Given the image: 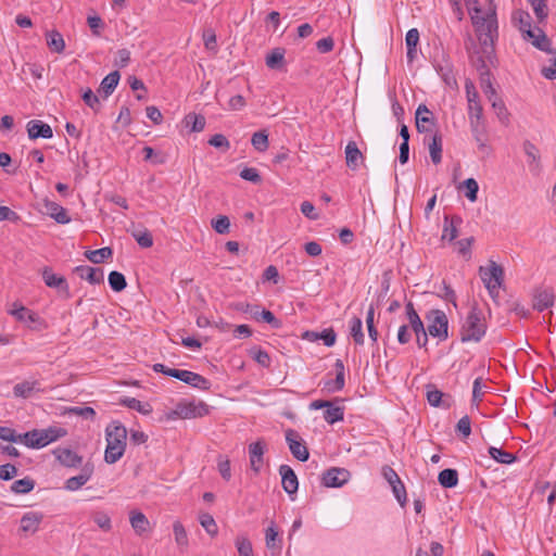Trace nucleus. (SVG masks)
Returning <instances> with one entry per match:
<instances>
[{"label":"nucleus","mask_w":556,"mask_h":556,"mask_svg":"<svg viewBox=\"0 0 556 556\" xmlns=\"http://www.w3.org/2000/svg\"><path fill=\"white\" fill-rule=\"evenodd\" d=\"M555 302L553 288H536L533 293V308L538 312L552 307Z\"/></svg>","instance_id":"obj_13"},{"label":"nucleus","mask_w":556,"mask_h":556,"mask_svg":"<svg viewBox=\"0 0 556 556\" xmlns=\"http://www.w3.org/2000/svg\"><path fill=\"white\" fill-rule=\"evenodd\" d=\"M336 379L333 380V387H329V392H337L344 388V364L341 359H337L334 363Z\"/></svg>","instance_id":"obj_42"},{"label":"nucleus","mask_w":556,"mask_h":556,"mask_svg":"<svg viewBox=\"0 0 556 556\" xmlns=\"http://www.w3.org/2000/svg\"><path fill=\"white\" fill-rule=\"evenodd\" d=\"M109 285L115 292H121L127 287L125 276L116 270H113L109 274Z\"/></svg>","instance_id":"obj_46"},{"label":"nucleus","mask_w":556,"mask_h":556,"mask_svg":"<svg viewBox=\"0 0 556 556\" xmlns=\"http://www.w3.org/2000/svg\"><path fill=\"white\" fill-rule=\"evenodd\" d=\"M199 521L201 526L205 529V531L211 535L215 536L218 532V527L216 525L215 519L208 513H202L199 516Z\"/></svg>","instance_id":"obj_49"},{"label":"nucleus","mask_w":556,"mask_h":556,"mask_svg":"<svg viewBox=\"0 0 556 556\" xmlns=\"http://www.w3.org/2000/svg\"><path fill=\"white\" fill-rule=\"evenodd\" d=\"M210 412L208 405L203 402H179L175 409L167 414L168 419H189L206 416Z\"/></svg>","instance_id":"obj_4"},{"label":"nucleus","mask_w":556,"mask_h":556,"mask_svg":"<svg viewBox=\"0 0 556 556\" xmlns=\"http://www.w3.org/2000/svg\"><path fill=\"white\" fill-rule=\"evenodd\" d=\"M513 23L518 27L521 35L527 31V29L532 28V17L529 12L523 10H516L513 13Z\"/></svg>","instance_id":"obj_31"},{"label":"nucleus","mask_w":556,"mask_h":556,"mask_svg":"<svg viewBox=\"0 0 556 556\" xmlns=\"http://www.w3.org/2000/svg\"><path fill=\"white\" fill-rule=\"evenodd\" d=\"M240 177L244 180H248V181H251L255 185H258L262 182V176L260 175V173L257 172L256 168H253V167H244L241 172H240Z\"/></svg>","instance_id":"obj_61"},{"label":"nucleus","mask_w":556,"mask_h":556,"mask_svg":"<svg viewBox=\"0 0 556 556\" xmlns=\"http://www.w3.org/2000/svg\"><path fill=\"white\" fill-rule=\"evenodd\" d=\"M350 334L352 336L354 342L358 345H363L365 341V337L363 333V323L358 317H353L350 321Z\"/></svg>","instance_id":"obj_41"},{"label":"nucleus","mask_w":556,"mask_h":556,"mask_svg":"<svg viewBox=\"0 0 556 556\" xmlns=\"http://www.w3.org/2000/svg\"><path fill=\"white\" fill-rule=\"evenodd\" d=\"M261 320L269 324L274 329H279L282 326V321L278 319L270 311L265 308L261 311Z\"/></svg>","instance_id":"obj_63"},{"label":"nucleus","mask_w":556,"mask_h":556,"mask_svg":"<svg viewBox=\"0 0 556 556\" xmlns=\"http://www.w3.org/2000/svg\"><path fill=\"white\" fill-rule=\"evenodd\" d=\"M184 123L186 127H190L191 131L200 132L205 127V117L200 114L189 113L185 116Z\"/></svg>","instance_id":"obj_38"},{"label":"nucleus","mask_w":556,"mask_h":556,"mask_svg":"<svg viewBox=\"0 0 556 556\" xmlns=\"http://www.w3.org/2000/svg\"><path fill=\"white\" fill-rule=\"evenodd\" d=\"M87 24L90 27L92 35L99 37L101 35V29L104 28V22L99 15H89L87 17Z\"/></svg>","instance_id":"obj_62"},{"label":"nucleus","mask_w":556,"mask_h":556,"mask_svg":"<svg viewBox=\"0 0 556 556\" xmlns=\"http://www.w3.org/2000/svg\"><path fill=\"white\" fill-rule=\"evenodd\" d=\"M74 273L77 274L79 278L87 280L91 285H99L104 281V273L101 268L79 265L74 268Z\"/></svg>","instance_id":"obj_20"},{"label":"nucleus","mask_w":556,"mask_h":556,"mask_svg":"<svg viewBox=\"0 0 556 556\" xmlns=\"http://www.w3.org/2000/svg\"><path fill=\"white\" fill-rule=\"evenodd\" d=\"M363 159V154L358 149L356 142L350 141L345 147L346 166L352 170H355L358 167V161Z\"/></svg>","instance_id":"obj_27"},{"label":"nucleus","mask_w":556,"mask_h":556,"mask_svg":"<svg viewBox=\"0 0 556 556\" xmlns=\"http://www.w3.org/2000/svg\"><path fill=\"white\" fill-rule=\"evenodd\" d=\"M444 229L442 233V239H447L448 241H453L457 238L458 231H457V225L462 223V218L457 215H454L448 220V217L445 216L444 218Z\"/></svg>","instance_id":"obj_30"},{"label":"nucleus","mask_w":556,"mask_h":556,"mask_svg":"<svg viewBox=\"0 0 556 556\" xmlns=\"http://www.w3.org/2000/svg\"><path fill=\"white\" fill-rule=\"evenodd\" d=\"M480 74V86L488 100L491 101L497 97L496 90L494 89L491 81V73L488 68L486 64H484V68L478 71Z\"/></svg>","instance_id":"obj_28"},{"label":"nucleus","mask_w":556,"mask_h":556,"mask_svg":"<svg viewBox=\"0 0 556 556\" xmlns=\"http://www.w3.org/2000/svg\"><path fill=\"white\" fill-rule=\"evenodd\" d=\"M212 228L219 235H226L230 231V220L226 215H218L211 220Z\"/></svg>","instance_id":"obj_51"},{"label":"nucleus","mask_w":556,"mask_h":556,"mask_svg":"<svg viewBox=\"0 0 556 556\" xmlns=\"http://www.w3.org/2000/svg\"><path fill=\"white\" fill-rule=\"evenodd\" d=\"M480 277L485 285V288L490 293L498 289L504 280V270L502 266L496 264L494 261H490L488 267H480Z\"/></svg>","instance_id":"obj_6"},{"label":"nucleus","mask_w":556,"mask_h":556,"mask_svg":"<svg viewBox=\"0 0 556 556\" xmlns=\"http://www.w3.org/2000/svg\"><path fill=\"white\" fill-rule=\"evenodd\" d=\"M43 519V515L37 511H28L21 518V530L35 533Z\"/></svg>","instance_id":"obj_22"},{"label":"nucleus","mask_w":556,"mask_h":556,"mask_svg":"<svg viewBox=\"0 0 556 556\" xmlns=\"http://www.w3.org/2000/svg\"><path fill=\"white\" fill-rule=\"evenodd\" d=\"M325 420L332 425L337 421H341L344 418V407L336 406L332 402H329L328 406L324 412Z\"/></svg>","instance_id":"obj_36"},{"label":"nucleus","mask_w":556,"mask_h":556,"mask_svg":"<svg viewBox=\"0 0 556 556\" xmlns=\"http://www.w3.org/2000/svg\"><path fill=\"white\" fill-rule=\"evenodd\" d=\"M465 49L468 54L469 61L477 71L484 68L488 59L482 52L481 46L475 41L470 34H467L465 39Z\"/></svg>","instance_id":"obj_9"},{"label":"nucleus","mask_w":556,"mask_h":556,"mask_svg":"<svg viewBox=\"0 0 556 556\" xmlns=\"http://www.w3.org/2000/svg\"><path fill=\"white\" fill-rule=\"evenodd\" d=\"M94 523L103 531H110L112 529L111 518L108 514L98 511L92 516Z\"/></svg>","instance_id":"obj_58"},{"label":"nucleus","mask_w":556,"mask_h":556,"mask_svg":"<svg viewBox=\"0 0 556 556\" xmlns=\"http://www.w3.org/2000/svg\"><path fill=\"white\" fill-rule=\"evenodd\" d=\"M45 213L59 224H68L71 222L67 211L56 202L45 199L42 202Z\"/></svg>","instance_id":"obj_19"},{"label":"nucleus","mask_w":556,"mask_h":556,"mask_svg":"<svg viewBox=\"0 0 556 556\" xmlns=\"http://www.w3.org/2000/svg\"><path fill=\"white\" fill-rule=\"evenodd\" d=\"M351 473L344 468L332 467L324 472L323 484L327 488H340L350 480Z\"/></svg>","instance_id":"obj_11"},{"label":"nucleus","mask_w":556,"mask_h":556,"mask_svg":"<svg viewBox=\"0 0 556 556\" xmlns=\"http://www.w3.org/2000/svg\"><path fill=\"white\" fill-rule=\"evenodd\" d=\"M132 237L141 248L148 249L153 245L152 235L147 229L143 231H134Z\"/></svg>","instance_id":"obj_54"},{"label":"nucleus","mask_w":556,"mask_h":556,"mask_svg":"<svg viewBox=\"0 0 556 556\" xmlns=\"http://www.w3.org/2000/svg\"><path fill=\"white\" fill-rule=\"evenodd\" d=\"M47 45L51 51L62 53L65 49L63 36L58 30H50L46 34Z\"/></svg>","instance_id":"obj_35"},{"label":"nucleus","mask_w":556,"mask_h":556,"mask_svg":"<svg viewBox=\"0 0 556 556\" xmlns=\"http://www.w3.org/2000/svg\"><path fill=\"white\" fill-rule=\"evenodd\" d=\"M279 473L281 476L282 489L289 495L296 493L299 489V481L294 470L288 465H281L279 467Z\"/></svg>","instance_id":"obj_17"},{"label":"nucleus","mask_w":556,"mask_h":556,"mask_svg":"<svg viewBox=\"0 0 556 556\" xmlns=\"http://www.w3.org/2000/svg\"><path fill=\"white\" fill-rule=\"evenodd\" d=\"M426 389H427V400L429 402V404L433 407H439V406H443L445 408H448L451 406V403L447 402L445 399H444V393L441 392L439 389H437V387L432 383H429L426 386Z\"/></svg>","instance_id":"obj_24"},{"label":"nucleus","mask_w":556,"mask_h":556,"mask_svg":"<svg viewBox=\"0 0 556 556\" xmlns=\"http://www.w3.org/2000/svg\"><path fill=\"white\" fill-rule=\"evenodd\" d=\"M35 433H39V429H34L31 431H27V432L21 434V443L25 444L27 447H30V448H41L42 443H41L40 435L37 434V435L31 437Z\"/></svg>","instance_id":"obj_48"},{"label":"nucleus","mask_w":556,"mask_h":556,"mask_svg":"<svg viewBox=\"0 0 556 556\" xmlns=\"http://www.w3.org/2000/svg\"><path fill=\"white\" fill-rule=\"evenodd\" d=\"M236 547L239 556H254L251 541L244 535L236 538Z\"/></svg>","instance_id":"obj_52"},{"label":"nucleus","mask_w":556,"mask_h":556,"mask_svg":"<svg viewBox=\"0 0 556 556\" xmlns=\"http://www.w3.org/2000/svg\"><path fill=\"white\" fill-rule=\"evenodd\" d=\"M86 105L92 109L94 112H99L101 109L100 100L90 88H87L81 96Z\"/></svg>","instance_id":"obj_55"},{"label":"nucleus","mask_w":556,"mask_h":556,"mask_svg":"<svg viewBox=\"0 0 556 556\" xmlns=\"http://www.w3.org/2000/svg\"><path fill=\"white\" fill-rule=\"evenodd\" d=\"M40 383L37 380H24L20 383H16L13 388V394L16 397L27 399L35 391L39 392Z\"/></svg>","instance_id":"obj_23"},{"label":"nucleus","mask_w":556,"mask_h":556,"mask_svg":"<svg viewBox=\"0 0 556 556\" xmlns=\"http://www.w3.org/2000/svg\"><path fill=\"white\" fill-rule=\"evenodd\" d=\"M490 102L500 122L503 125L507 126L509 124L510 114L506 109V105L503 102V100L500 97H495V99L491 100Z\"/></svg>","instance_id":"obj_39"},{"label":"nucleus","mask_w":556,"mask_h":556,"mask_svg":"<svg viewBox=\"0 0 556 556\" xmlns=\"http://www.w3.org/2000/svg\"><path fill=\"white\" fill-rule=\"evenodd\" d=\"M535 14V17L539 23H543L548 16V10L546 5V0H527Z\"/></svg>","instance_id":"obj_50"},{"label":"nucleus","mask_w":556,"mask_h":556,"mask_svg":"<svg viewBox=\"0 0 556 556\" xmlns=\"http://www.w3.org/2000/svg\"><path fill=\"white\" fill-rule=\"evenodd\" d=\"M473 12L471 22L476 28L479 45L488 62L493 63L495 58L494 43L498 37L495 7L490 8L484 15H481V9L477 5L473 7Z\"/></svg>","instance_id":"obj_1"},{"label":"nucleus","mask_w":556,"mask_h":556,"mask_svg":"<svg viewBox=\"0 0 556 556\" xmlns=\"http://www.w3.org/2000/svg\"><path fill=\"white\" fill-rule=\"evenodd\" d=\"M121 404L128 408L135 409L143 415H148L152 412L150 404H143L135 397H124L121 400Z\"/></svg>","instance_id":"obj_44"},{"label":"nucleus","mask_w":556,"mask_h":556,"mask_svg":"<svg viewBox=\"0 0 556 556\" xmlns=\"http://www.w3.org/2000/svg\"><path fill=\"white\" fill-rule=\"evenodd\" d=\"M121 74L118 71H114L108 74L101 81L98 92L103 93L104 98H108L113 93L118 85Z\"/></svg>","instance_id":"obj_26"},{"label":"nucleus","mask_w":556,"mask_h":556,"mask_svg":"<svg viewBox=\"0 0 556 556\" xmlns=\"http://www.w3.org/2000/svg\"><path fill=\"white\" fill-rule=\"evenodd\" d=\"M489 454L494 460L505 465L511 464L517 459V456L515 454L494 446H491L489 448Z\"/></svg>","instance_id":"obj_40"},{"label":"nucleus","mask_w":556,"mask_h":556,"mask_svg":"<svg viewBox=\"0 0 556 556\" xmlns=\"http://www.w3.org/2000/svg\"><path fill=\"white\" fill-rule=\"evenodd\" d=\"M426 319L429 321L427 330L431 337L440 341L448 338V319L443 311L431 309L427 313Z\"/></svg>","instance_id":"obj_5"},{"label":"nucleus","mask_w":556,"mask_h":556,"mask_svg":"<svg viewBox=\"0 0 556 556\" xmlns=\"http://www.w3.org/2000/svg\"><path fill=\"white\" fill-rule=\"evenodd\" d=\"M406 316L408 319V323L412 327V330L415 332H420L422 328H425L422 320L420 319L418 313L416 312L414 305L412 302H408L405 305Z\"/></svg>","instance_id":"obj_37"},{"label":"nucleus","mask_w":556,"mask_h":556,"mask_svg":"<svg viewBox=\"0 0 556 556\" xmlns=\"http://www.w3.org/2000/svg\"><path fill=\"white\" fill-rule=\"evenodd\" d=\"M106 448L104 460L115 464L122 458L126 450L127 429L119 421H112L105 429Z\"/></svg>","instance_id":"obj_2"},{"label":"nucleus","mask_w":556,"mask_h":556,"mask_svg":"<svg viewBox=\"0 0 556 556\" xmlns=\"http://www.w3.org/2000/svg\"><path fill=\"white\" fill-rule=\"evenodd\" d=\"M286 441L288 443L291 454L300 462H306L309 457V452L305 442L298 431L288 429L286 431Z\"/></svg>","instance_id":"obj_7"},{"label":"nucleus","mask_w":556,"mask_h":556,"mask_svg":"<svg viewBox=\"0 0 556 556\" xmlns=\"http://www.w3.org/2000/svg\"><path fill=\"white\" fill-rule=\"evenodd\" d=\"M463 186L466 189V193H465L466 198L469 201L475 202L477 200V194H478V190H479V186H478V182L476 181V179L467 178L463 182Z\"/></svg>","instance_id":"obj_56"},{"label":"nucleus","mask_w":556,"mask_h":556,"mask_svg":"<svg viewBox=\"0 0 556 556\" xmlns=\"http://www.w3.org/2000/svg\"><path fill=\"white\" fill-rule=\"evenodd\" d=\"M265 63L270 70H281L285 66V49L275 48L267 54Z\"/></svg>","instance_id":"obj_33"},{"label":"nucleus","mask_w":556,"mask_h":556,"mask_svg":"<svg viewBox=\"0 0 556 556\" xmlns=\"http://www.w3.org/2000/svg\"><path fill=\"white\" fill-rule=\"evenodd\" d=\"M35 488V481L28 477L16 480L11 485V491L16 494H26L33 491Z\"/></svg>","instance_id":"obj_45"},{"label":"nucleus","mask_w":556,"mask_h":556,"mask_svg":"<svg viewBox=\"0 0 556 556\" xmlns=\"http://www.w3.org/2000/svg\"><path fill=\"white\" fill-rule=\"evenodd\" d=\"M470 124V130L473 136L475 141L477 142L479 149L485 148V141H486V126L485 121H478L472 119L469 122Z\"/></svg>","instance_id":"obj_25"},{"label":"nucleus","mask_w":556,"mask_h":556,"mask_svg":"<svg viewBox=\"0 0 556 556\" xmlns=\"http://www.w3.org/2000/svg\"><path fill=\"white\" fill-rule=\"evenodd\" d=\"M250 354L253 357V359L255 362H257L260 365H262L263 367H269L270 366V357H269V354L266 351H264L262 349L253 348L250 351Z\"/></svg>","instance_id":"obj_59"},{"label":"nucleus","mask_w":556,"mask_h":556,"mask_svg":"<svg viewBox=\"0 0 556 556\" xmlns=\"http://www.w3.org/2000/svg\"><path fill=\"white\" fill-rule=\"evenodd\" d=\"M468 118L469 122L472 119L483 121V109L480 101L469 102L468 103Z\"/></svg>","instance_id":"obj_60"},{"label":"nucleus","mask_w":556,"mask_h":556,"mask_svg":"<svg viewBox=\"0 0 556 556\" xmlns=\"http://www.w3.org/2000/svg\"><path fill=\"white\" fill-rule=\"evenodd\" d=\"M93 469L94 467L92 463H86L78 476L71 477L70 479L66 480L65 489L68 491L79 490L90 480L93 473Z\"/></svg>","instance_id":"obj_15"},{"label":"nucleus","mask_w":556,"mask_h":556,"mask_svg":"<svg viewBox=\"0 0 556 556\" xmlns=\"http://www.w3.org/2000/svg\"><path fill=\"white\" fill-rule=\"evenodd\" d=\"M251 143L258 152H264L268 149V134L265 130L256 131L252 135Z\"/></svg>","instance_id":"obj_47"},{"label":"nucleus","mask_w":556,"mask_h":556,"mask_svg":"<svg viewBox=\"0 0 556 556\" xmlns=\"http://www.w3.org/2000/svg\"><path fill=\"white\" fill-rule=\"evenodd\" d=\"M521 36L523 40L531 41V43L536 49L546 53L554 52L551 48V40L541 28L536 27L535 29H527V31H525Z\"/></svg>","instance_id":"obj_12"},{"label":"nucleus","mask_w":556,"mask_h":556,"mask_svg":"<svg viewBox=\"0 0 556 556\" xmlns=\"http://www.w3.org/2000/svg\"><path fill=\"white\" fill-rule=\"evenodd\" d=\"M435 126L432 113L426 104H419L416 110V128L419 132H430Z\"/></svg>","instance_id":"obj_14"},{"label":"nucleus","mask_w":556,"mask_h":556,"mask_svg":"<svg viewBox=\"0 0 556 556\" xmlns=\"http://www.w3.org/2000/svg\"><path fill=\"white\" fill-rule=\"evenodd\" d=\"M173 531L176 543L181 547H186L188 545V536L185 527L179 520L174 522Z\"/></svg>","instance_id":"obj_53"},{"label":"nucleus","mask_w":556,"mask_h":556,"mask_svg":"<svg viewBox=\"0 0 556 556\" xmlns=\"http://www.w3.org/2000/svg\"><path fill=\"white\" fill-rule=\"evenodd\" d=\"M208 144L214 148L223 149L224 151H227L230 148L229 140L222 134L212 136L208 140Z\"/></svg>","instance_id":"obj_64"},{"label":"nucleus","mask_w":556,"mask_h":556,"mask_svg":"<svg viewBox=\"0 0 556 556\" xmlns=\"http://www.w3.org/2000/svg\"><path fill=\"white\" fill-rule=\"evenodd\" d=\"M485 330H486V324L483 318V313L478 307V304L475 303L471 306V308L460 328V341L462 342H468V341L479 342L482 339V337L485 334Z\"/></svg>","instance_id":"obj_3"},{"label":"nucleus","mask_w":556,"mask_h":556,"mask_svg":"<svg viewBox=\"0 0 556 556\" xmlns=\"http://www.w3.org/2000/svg\"><path fill=\"white\" fill-rule=\"evenodd\" d=\"M202 37H203L205 49H207L208 51L216 52L217 51V39H216L215 30L212 28H207L203 31Z\"/></svg>","instance_id":"obj_57"},{"label":"nucleus","mask_w":556,"mask_h":556,"mask_svg":"<svg viewBox=\"0 0 556 556\" xmlns=\"http://www.w3.org/2000/svg\"><path fill=\"white\" fill-rule=\"evenodd\" d=\"M56 459L65 467L75 468L81 465L83 457L71 448H55L53 451Z\"/></svg>","instance_id":"obj_21"},{"label":"nucleus","mask_w":556,"mask_h":556,"mask_svg":"<svg viewBox=\"0 0 556 556\" xmlns=\"http://www.w3.org/2000/svg\"><path fill=\"white\" fill-rule=\"evenodd\" d=\"M42 279L47 287L55 288L64 299H70V287L63 276L55 275L50 267L42 269Z\"/></svg>","instance_id":"obj_10"},{"label":"nucleus","mask_w":556,"mask_h":556,"mask_svg":"<svg viewBox=\"0 0 556 556\" xmlns=\"http://www.w3.org/2000/svg\"><path fill=\"white\" fill-rule=\"evenodd\" d=\"M169 377L176 378L203 391L210 390L211 388V382L205 377L193 371L177 369L176 371H170Z\"/></svg>","instance_id":"obj_8"},{"label":"nucleus","mask_w":556,"mask_h":556,"mask_svg":"<svg viewBox=\"0 0 556 556\" xmlns=\"http://www.w3.org/2000/svg\"><path fill=\"white\" fill-rule=\"evenodd\" d=\"M26 127L28 137L31 140H36L38 138L50 139L53 136L50 125L39 119L29 121Z\"/></svg>","instance_id":"obj_18"},{"label":"nucleus","mask_w":556,"mask_h":556,"mask_svg":"<svg viewBox=\"0 0 556 556\" xmlns=\"http://www.w3.org/2000/svg\"><path fill=\"white\" fill-rule=\"evenodd\" d=\"M438 481L441 486L445 489H452L458 483V472L456 469L446 468L440 471Z\"/></svg>","instance_id":"obj_32"},{"label":"nucleus","mask_w":556,"mask_h":556,"mask_svg":"<svg viewBox=\"0 0 556 556\" xmlns=\"http://www.w3.org/2000/svg\"><path fill=\"white\" fill-rule=\"evenodd\" d=\"M112 254H113V251L109 247H104V248L93 250V251H87L85 253L86 257L94 264H100V263L104 262V260L111 257Z\"/></svg>","instance_id":"obj_43"},{"label":"nucleus","mask_w":556,"mask_h":556,"mask_svg":"<svg viewBox=\"0 0 556 556\" xmlns=\"http://www.w3.org/2000/svg\"><path fill=\"white\" fill-rule=\"evenodd\" d=\"M430 157L433 164H439L442 160V136L440 132H435L431 137L429 142Z\"/></svg>","instance_id":"obj_34"},{"label":"nucleus","mask_w":556,"mask_h":556,"mask_svg":"<svg viewBox=\"0 0 556 556\" xmlns=\"http://www.w3.org/2000/svg\"><path fill=\"white\" fill-rule=\"evenodd\" d=\"M130 525L134 529V531L141 535L144 532H147L150 528V522L144 514L138 510H132L129 516Z\"/></svg>","instance_id":"obj_29"},{"label":"nucleus","mask_w":556,"mask_h":556,"mask_svg":"<svg viewBox=\"0 0 556 556\" xmlns=\"http://www.w3.org/2000/svg\"><path fill=\"white\" fill-rule=\"evenodd\" d=\"M265 447L266 444L262 440L249 445L250 465L255 473H258L263 466Z\"/></svg>","instance_id":"obj_16"}]
</instances>
